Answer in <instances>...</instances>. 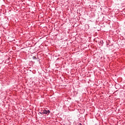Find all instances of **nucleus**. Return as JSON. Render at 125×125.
<instances>
[{
	"label": "nucleus",
	"mask_w": 125,
	"mask_h": 125,
	"mask_svg": "<svg viewBox=\"0 0 125 125\" xmlns=\"http://www.w3.org/2000/svg\"><path fill=\"white\" fill-rule=\"evenodd\" d=\"M39 113L41 114V115H42L43 113V111L42 112H39Z\"/></svg>",
	"instance_id": "3"
},
{
	"label": "nucleus",
	"mask_w": 125,
	"mask_h": 125,
	"mask_svg": "<svg viewBox=\"0 0 125 125\" xmlns=\"http://www.w3.org/2000/svg\"><path fill=\"white\" fill-rule=\"evenodd\" d=\"M32 58H33V59L37 60V58H36V57H35V56H33V57H32Z\"/></svg>",
	"instance_id": "2"
},
{
	"label": "nucleus",
	"mask_w": 125,
	"mask_h": 125,
	"mask_svg": "<svg viewBox=\"0 0 125 125\" xmlns=\"http://www.w3.org/2000/svg\"><path fill=\"white\" fill-rule=\"evenodd\" d=\"M50 111L49 110H43V114L44 115H47V114H50Z\"/></svg>",
	"instance_id": "1"
}]
</instances>
